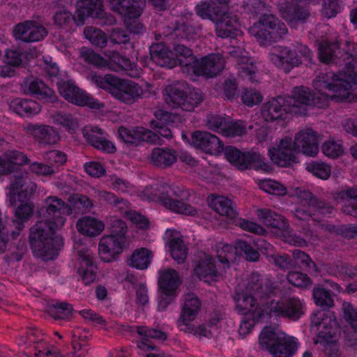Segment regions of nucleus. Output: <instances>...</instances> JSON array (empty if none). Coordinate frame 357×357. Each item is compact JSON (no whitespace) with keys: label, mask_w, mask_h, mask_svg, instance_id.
<instances>
[{"label":"nucleus","mask_w":357,"mask_h":357,"mask_svg":"<svg viewBox=\"0 0 357 357\" xmlns=\"http://www.w3.org/2000/svg\"><path fill=\"white\" fill-rule=\"evenodd\" d=\"M333 74H319L313 82L314 92L304 86L295 87L291 96H278L266 102L262 107L261 116L266 121L281 118L289 112L305 115V107L324 108L329 98H341L347 96L346 90L333 87Z\"/></svg>","instance_id":"obj_1"},{"label":"nucleus","mask_w":357,"mask_h":357,"mask_svg":"<svg viewBox=\"0 0 357 357\" xmlns=\"http://www.w3.org/2000/svg\"><path fill=\"white\" fill-rule=\"evenodd\" d=\"M47 219L38 221L30 230V243L36 255L44 261L54 259L63 245L56 231L63 227L70 207L60 198L50 196L44 201Z\"/></svg>","instance_id":"obj_2"},{"label":"nucleus","mask_w":357,"mask_h":357,"mask_svg":"<svg viewBox=\"0 0 357 357\" xmlns=\"http://www.w3.org/2000/svg\"><path fill=\"white\" fill-rule=\"evenodd\" d=\"M278 294L277 288L269 282H261L257 273H252L242 282H238L236 288L234 301L236 310L240 314L251 315L252 321H242L240 332L248 333L254 325V321H267V302L260 307L256 298H263Z\"/></svg>","instance_id":"obj_3"},{"label":"nucleus","mask_w":357,"mask_h":357,"mask_svg":"<svg viewBox=\"0 0 357 357\" xmlns=\"http://www.w3.org/2000/svg\"><path fill=\"white\" fill-rule=\"evenodd\" d=\"M110 181L114 190L137 195L142 200L157 202L173 212L187 215H195L197 213L194 207L187 205L180 199L185 193L182 188L167 184H155L139 190L116 176L112 177Z\"/></svg>","instance_id":"obj_4"},{"label":"nucleus","mask_w":357,"mask_h":357,"mask_svg":"<svg viewBox=\"0 0 357 357\" xmlns=\"http://www.w3.org/2000/svg\"><path fill=\"white\" fill-rule=\"evenodd\" d=\"M320 135L312 128L306 127L296 133L294 138H281L275 146L268 149L271 160L280 167L298 162L299 153L315 157L319 151Z\"/></svg>","instance_id":"obj_5"},{"label":"nucleus","mask_w":357,"mask_h":357,"mask_svg":"<svg viewBox=\"0 0 357 357\" xmlns=\"http://www.w3.org/2000/svg\"><path fill=\"white\" fill-rule=\"evenodd\" d=\"M216 252L220 263L218 268L212 257L204 255L195 269V273L199 279L208 284L217 280L218 276L222 274L220 265L225 271L226 268L229 266V261H234L236 255L244 257L251 261H257L259 258L258 251L244 241H237L234 247L229 244L220 243L217 246Z\"/></svg>","instance_id":"obj_6"},{"label":"nucleus","mask_w":357,"mask_h":357,"mask_svg":"<svg viewBox=\"0 0 357 357\" xmlns=\"http://www.w3.org/2000/svg\"><path fill=\"white\" fill-rule=\"evenodd\" d=\"M244 8L248 12L261 15L259 22L255 23L249 29L251 36L261 46H266L272 42L280 40L287 33L284 23L280 22L274 15L268 14V7L261 0H249L245 2Z\"/></svg>","instance_id":"obj_7"},{"label":"nucleus","mask_w":357,"mask_h":357,"mask_svg":"<svg viewBox=\"0 0 357 357\" xmlns=\"http://www.w3.org/2000/svg\"><path fill=\"white\" fill-rule=\"evenodd\" d=\"M10 179V185L6 188V200L10 205L17 206L15 222L20 231L23 228V222L33 213V204L25 202L35 193L37 185L27 172L23 175L15 174Z\"/></svg>","instance_id":"obj_8"},{"label":"nucleus","mask_w":357,"mask_h":357,"mask_svg":"<svg viewBox=\"0 0 357 357\" xmlns=\"http://www.w3.org/2000/svg\"><path fill=\"white\" fill-rule=\"evenodd\" d=\"M207 1L196 6L197 15L215 22L218 37L234 38L242 34L241 23L237 17L227 12L229 0Z\"/></svg>","instance_id":"obj_9"},{"label":"nucleus","mask_w":357,"mask_h":357,"mask_svg":"<svg viewBox=\"0 0 357 357\" xmlns=\"http://www.w3.org/2000/svg\"><path fill=\"white\" fill-rule=\"evenodd\" d=\"M311 328L317 333L314 343L321 345L326 357H340L338 325L334 313L326 310L317 312L312 317Z\"/></svg>","instance_id":"obj_10"},{"label":"nucleus","mask_w":357,"mask_h":357,"mask_svg":"<svg viewBox=\"0 0 357 357\" xmlns=\"http://www.w3.org/2000/svg\"><path fill=\"white\" fill-rule=\"evenodd\" d=\"M87 79L97 86L107 91L115 99L128 105L135 103L144 94V90L138 84L112 75L101 76L92 72Z\"/></svg>","instance_id":"obj_11"},{"label":"nucleus","mask_w":357,"mask_h":357,"mask_svg":"<svg viewBox=\"0 0 357 357\" xmlns=\"http://www.w3.org/2000/svg\"><path fill=\"white\" fill-rule=\"evenodd\" d=\"M29 165V172L38 176H51L56 174V168L49 162H31L24 152L9 149L0 155V175L15 173L21 167Z\"/></svg>","instance_id":"obj_12"},{"label":"nucleus","mask_w":357,"mask_h":357,"mask_svg":"<svg viewBox=\"0 0 357 357\" xmlns=\"http://www.w3.org/2000/svg\"><path fill=\"white\" fill-rule=\"evenodd\" d=\"M259 345L273 357H291L298 348V340L287 335L278 326H266L259 337Z\"/></svg>","instance_id":"obj_13"},{"label":"nucleus","mask_w":357,"mask_h":357,"mask_svg":"<svg viewBox=\"0 0 357 357\" xmlns=\"http://www.w3.org/2000/svg\"><path fill=\"white\" fill-rule=\"evenodd\" d=\"M107 59L87 47L80 50V57L89 64L101 69H108L115 72L123 71L130 77H138L140 68L130 60L115 52L105 54Z\"/></svg>","instance_id":"obj_14"},{"label":"nucleus","mask_w":357,"mask_h":357,"mask_svg":"<svg viewBox=\"0 0 357 357\" xmlns=\"http://www.w3.org/2000/svg\"><path fill=\"white\" fill-rule=\"evenodd\" d=\"M165 102L173 108L191 112L203 100L201 93L184 82H175L164 86Z\"/></svg>","instance_id":"obj_15"},{"label":"nucleus","mask_w":357,"mask_h":357,"mask_svg":"<svg viewBox=\"0 0 357 357\" xmlns=\"http://www.w3.org/2000/svg\"><path fill=\"white\" fill-rule=\"evenodd\" d=\"M256 215L266 226L278 229L283 241L290 245L303 247L307 245V242L311 244L316 243L317 237L312 234V231H306L305 233V238L297 236L289 230L288 222L285 218L270 209L259 208L256 211Z\"/></svg>","instance_id":"obj_16"},{"label":"nucleus","mask_w":357,"mask_h":357,"mask_svg":"<svg viewBox=\"0 0 357 357\" xmlns=\"http://www.w3.org/2000/svg\"><path fill=\"white\" fill-rule=\"evenodd\" d=\"M126 224L114 219L112 223V233L102 236L99 243V255L105 262H111L118 257L128 245L126 236Z\"/></svg>","instance_id":"obj_17"},{"label":"nucleus","mask_w":357,"mask_h":357,"mask_svg":"<svg viewBox=\"0 0 357 357\" xmlns=\"http://www.w3.org/2000/svg\"><path fill=\"white\" fill-rule=\"evenodd\" d=\"M312 53L304 45H297L291 50L287 47L274 46L268 53L269 61L286 73L303 62L311 63Z\"/></svg>","instance_id":"obj_18"},{"label":"nucleus","mask_w":357,"mask_h":357,"mask_svg":"<svg viewBox=\"0 0 357 357\" xmlns=\"http://www.w3.org/2000/svg\"><path fill=\"white\" fill-rule=\"evenodd\" d=\"M227 160L240 170L253 169L262 173L271 172V166L257 151L242 152L233 146L224 149Z\"/></svg>","instance_id":"obj_19"},{"label":"nucleus","mask_w":357,"mask_h":357,"mask_svg":"<svg viewBox=\"0 0 357 357\" xmlns=\"http://www.w3.org/2000/svg\"><path fill=\"white\" fill-rule=\"evenodd\" d=\"M292 195L296 196L298 200L294 211V215L301 221L311 220L314 222H318L317 216L331 214L334 211L331 206H317L318 203L316 198L307 190L296 188L295 193Z\"/></svg>","instance_id":"obj_20"},{"label":"nucleus","mask_w":357,"mask_h":357,"mask_svg":"<svg viewBox=\"0 0 357 357\" xmlns=\"http://www.w3.org/2000/svg\"><path fill=\"white\" fill-rule=\"evenodd\" d=\"M344 69L337 73L333 72L322 73L321 74H333V87L337 90H346L347 96L344 98H331L329 101L334 100L336 101H349L357 100V96L355 94V87L357 86V59L353 56L348 58Z\"/></svg>","instance_id":"obj_21"},{"label":"nucleus","mask_w":357,"mask_h":357,"mask_svg":"<svg viewBox=\"0 0 357 357\" xmlns=\"http://www.w3.org/2000/svg\"><path fill=\"white\" fill-rule=\"evenodd\" d=\"M305 313V304L296 296H282L267 301V321L272 317H284L296 321Z\"/></svg>","instance_id":"obj_22"},{"label":"nucleus","mask_w":357,"mask_h":357,"mask_svg":"<svg viewBox=\"0 0 357 357\" xmlns=\"http://www.w3.org/2000/svg\"><path fill=\"white\" fill-rule=\"evenodd\" d=\"M109 6L119 14L130 32L138 33L143 29L137 19L142 14L145 6L144 0H107Z\"/></svg>","instance_id":"obj_23"},{"label":"nucleus","mask_w":357,"mask_h":357,"mask_svg":"<svg viewBox=\"0 0 357 357\" xmlns=\"http://www.w3.org/2000/svg\"><path fill=\"white\" fill-rule=\"evenodd\" d=\"M56 85L60 95L72 104L81 107L86 106L96 110H100L104 107L102 103L77 87L68 75Z\"/></svg>","instance_id":"obj_24"},{"label":"nucleus","mask_w":357,"mask_h":357,"mask_svg":"<svg viewBox=\"0 0 357 357\" xmlns=\"http://www.w3.org/2000/svg\"><path fill=\"white\" fill-rule=\"evenodd\" d=\"M158 275L160 290L158 307L164 310L177 296L181 278L179 273L172 268L160 269Z\"/></svg>","instance_id":"obj_25"},{"label":"nucleus","mask_w":357,"mask_h":357,"mask_svg":"<svg viewBox=\"0 0 357 357\" xmlns=\"http://www.w3.org/2000/svg\"><path fill=\"white\" fill-rule=\"evenodd\" d=\"M206 126L208 129L228 137L241 136L246 132L243 122L233 121L228 116L209 114Z\"/></svg>","instance_id":"obj_26"},{"label":"nucleus","mask_w":357,"mask_h":357,"mask_svg":"<svg viewBox=\"0 0 357 357\" xmlns=\"http://www.w3.org/2000/svg\"><path fill=\"white\" fill-rule=\"evenodd\" d=\"M225 66V59L220 54H209L197 59L194 63V68H191L192 76H204L205 77H213L222 72Z\"/></svg>","instance_id":"obj_27"},{"label":"nucleus","mask_w":357,"mask_h":357,"mask_svg":"<svg viewBox=\"0 0 357 357\" xmlns=\"http://www.w3.org/2000/svg\"><path fill=\"white\" fill-rule=\"evenodd\" d=\"M137 333L141 336V339L137 345L139 356L142 357H170L162 351H157L154 354L148 353L149 351L156 349V347L151 343V339L165 340L167 338L165 333L161 331L148 328L145 326H138Z\"/></svg>","instance_id":"obj_28"},{"label":"nucleus","mask_w":357,"mask_h":357,"mask_svg":"<svg viewBox=\"0 0 357 357\" xmlns=\"http://www.w3.org/2000/svg\"><path fill=\"white\" fill-rule=\"evenodd\" d=\"M163 240L167 251L177 264H183L188 256V248L183 241L180 231L175 229H167Z\"/></svg>","instance_id":"obj_29"},{"label":"nucleus","mask_w":357,"mask_h":357,"mask_svg":"<svg viewBox=\"0 0 357 357\" xmlns=\"http://www.w3.org/2000/svg\"><path fill=\"white\" fill-rule=\"evenodd\" d=\"M319 0H291V2L281 3L279 10L281 15L291 26H296L298 22H303L309 15V11L303 7L304 3L316 4Z\"/></svg>","instance_id":"obj_30"},{"label":"nucleus","mask_w":357,"mask_h":357,"mask_svg":"<svg viewBox=\"0 0 357 357\" xmlns=\"http://www.w3.org/2000/svg\"><path fill=\"white\" fill-rule=\"evenodd\" d=\"M190 144L203 152L219 155L224 151V144L220 139L208 132L196 131L192 134Z\"/></svg>","instance_id":"obj_31"},{"label":"nucleus","mask_w":357,"mask_h":357,"mask_svg":"<svg viewBox=\"0 0 357 357\" xmlns=\"http://www.w3.org/2000/svg\"><path fill=\"white\" fill-rule=\"evenodd\" d=\"M105 16L102 0H79L74 22L77 25H82L88 17L103 19Z\"/></svg>","instance_id":"obj_32"},{"label":"nucleus","mask_w":357,"mask_h":357,"mask_svg":"<svg viewBox=\"0 0 357 357\" xmlns=\"http://www.w3.org/2000/svg\"><path fill=\"white\" fill-rule=\"evenodd\" d=\"M75 249L77 250L79 257L77 273L85 284H89L96 280L97 273L92 252L88 248H79V245H75Z\"/></svg>","instance_id":"obj_33"},{"label":"nucleus","mask_w":357,"mask_h":357,"mask_svg":"<svg viewBox=\"0 0 357 357\" xmlns=\"http://www.w3.org/2000/svg\"><path fill=\"white\" fill-rule=\"evenodd\" d=\"M201 308V301L194 294H187L183 296L181 312L177 321L180 331H186L188 326L194 322Z\"/></svg>","instance_id":"obj_34"},{"label":"nucleus","mask_w":357,"mask_h":357,"mask_svg":"<svg viewBox=\"0 0 357 357\" xmlns=\"http://www.w3.org/2000/svg\"><path fill=\"white\" fill-rule=\"evenodd\" d=\"M118 137L124 143L134 145H138L141 142L156 143L159 139L157 134L143 127L121 126L118 129Z\"/></svg>","instance_id":"obj_35"},{"label":"nucleus","mask_w":357,"mask_h":357,"mask_svg":"<svg viewBox=\"0 0 357 357\" xmlns=\"http://www.w3.org/2000/svg\"><path fill=\"white\" fill-rule=\"evenodd\" d=\"M47 34L46 29L34 21H26L18 24L13 30L15 39L26 43L39 41L43 39Z\"/></svg>","instance_id":"obj_36"},{"label":"nucleus","mask_w":357,"mask_h":357,"mask_svg":"<svg viewBox=\"0 0 357 357\" xmlns=\"http://www.w3.org/2000/svg\"><path fill=\"white\" fill-rule=\"evenodd\" d=\"M229 54L236 59L240 75L243 78H248L251 82H257L259 78L256 66L250 61L248 53L240 46H233L229 50Z\"/></svg>","instance_id":"obj_37"},{"label":"nucleus","mask_w":357,"mask_h":357,"mask_svg":"<svg viewBox=\"0 0 357 357\" xmlns=\"http://www.w3.org/2000/svg\"><path fill=\"white\" fill-rule=\"evenodd\" d=\"M26 132L40 144L53 145L60 140L59 131L53 126L43 124H29L24 127Z\"/></svg>","instance_id":"obj_38"},{"label":"nucleus","mask_w":357,"mask_h":357,"mask_svg":"<svg viewBox=\"0 0 357 357\" xmlns=\"http://www.w3.org/2000/svg\"><path fill=\"white\" fill-rule=\"evenodd\" d=\"M22 89L26 93L35 96L45 102H54L57 100L55 93L37 78L26 79L22 84Z\"/></svg>","instance_id":"obj_39"},{"label":"nucleus","mask_w":357,"mask_h":357,"mask_svg":"<svg viewBox=\"0 0 357 357\" xmlns=\"http://www.w3.org/2000/svg\"><path fill=\"white\" fill-rule=\"evenodd\" d=\"M83 135L93 147L107 153L116 152L114 143L103 136V131L100 128L86 127L83 129Z\"/></svg>","instance_id":"obj_40"},{"label":"nucleus","mask_w":357,"mask_h":357,"mask_svg":"<svg viewBox=\"0 0 357 357\" xmlns=\"http://www.w3.org/2000/svg\"><path fill=\"white\" fill-rule=\"evenodd\" d=\"M150 54L151 60L160 66L167 68L176 67L174 53L165 43L153 44L150 47Z\"/></svg>","instance_id":"obj_41"},{"label":"nucleus","mask_w":357,"mask_h":357,"mask_svg":"<svg viewBox=\"0 0 357 357\" xmlns=\"http://www.w3.org/2000/svg\"><path fill=\"white\" fill-rule=\"evenodd\" d=\"M207 201L210 208L220 215L232 219L237 215L233 202L227 197L211 195Z\"/></svg>","instance_id":"obj_42"},{"label":"nucleus","mask_w":357,"mask_h":357,"mask_svg":"<svg viewBox=\"0 0 357 357\" xmlns=\"http://www.w3.org/2000/svg\"><path fill=\"white\" fill-rule=\"evenodd\" d=\"M174 50L176 66H179L183 73L190 75L192 74L190 70L194 68V63L197 61L192 50L183 45L177 44L174 45Z\"/></svg>","instance_id":"obj_43"},{"label":"nucleus","mask_w":357,"mask_h":357,"mask_svg":"<svg viewBox=\"0 0 357 357\" xmlns=\"http://www.w3.org/2000/svg\"><path fill=\"white\" fill-rule=\"evenodd\" d=\"M10 110L22 116H32L41 111L40 105L35 100L26 98H15L8 102Z\"/></svg>","instance_id":"obj_44"},{"label":"nucleus","mask_w":357,"mask_h":357,"mask_svg":"<svg viewBox=\"0 0 357 357\" xmlns=\"http://www.w3.org/2000/svg\"><path fill=\"white\" fill-rule=\"evenodd\" d=\"M155 116L156 119L151 121V127L162 137L166 138L170 137L172 136V132L168 126L174 123L178 117L162 109L155 110Z\"/></svg>","instance_id":"obj_45"},{"label":"nucleus","mask_w":357,"mask_h":357,"mask_svg":"<svg viewBox=\"0 0 357 357\" xmlns=\"http://www.w3.org/2000/svg\"><path fill=\"white\" fill-rule=\"evenodd\" d=\"M50 121L70 135L75 134L79 130L77 119L73 114L65 112H56L50 114Z\"/></svg>","instance_id":"obj_46"},{"label":"nucleus","mask_w":357,"mask_h":357,"mask_svg":"<svg viewBox=\"0 0 357 357\" xmlns=\"http://www.w3.org/2000/svg\"><path fill=\"white\" fill-rule=\"evenodd\" d=\"M192 13L182 15L179 20H176V25L171 27L174 34L183 39H193L198 33V29L192 25Z\"/></svg>","instance_id":"obj_47"},{"label":"nucleus","mask_w":357,"mask_h":357,"mask_svg":"<svg viewBox=\"0 0 357 357\" xmlns=\"http://www.w3.org/2000/svg\"><path fill=\"white\" fill-rule=\"evenodd\" d=\"M77 229L79 233L88 236H96L105 229L104 223L95 218L85 216L78 220Z\"/></svg>","instance_id":"obj_48"},{"label":"nucleus","mask_w":357,"mask_h":357,"mask_svg":"<svg viewBox=\"0 0 357 357\" xmlns=\"http://www.w3.org/2000/svg\"><path fill=\"white\" fill-rule=\"evenodd\" d=\"M336 199L344 213L357 217V187L339 192Z\"/></svg>","instance_id":"obj_49"},{"label":"nucleus","mask_w":357,"mask_h":357,"mask_svg":"<svg viewBox=\"0 0 357 357\" xmlns=\"http://www.w3.org/2000/svg\"><path fill=\"white\" fill-rule=\"evenodd\" d=\"M177 159L176 152L169 149L155 148L150 155V161L155 166L167 167Z\"/></svg>","instance_id":"obj_50"},{"label":"nucleus","mask_w":357,"mask_h":357,"mask_svg":"<svg viewBox=\"0 0 357 357\" xmlns=\"http://www.w3.org/2000/svg\"><path fill=\"white\" fill-rule=\"evenodd\" d=\"M256 183L261 190L271 195L284 196L287 193L286 187L275 180L271 178L257 179Z\"/></svg>","instance_id":"obj_51"},{"label":"nucleus","mask_w":357,"mask_h":357,"mask_svg":"<svg viewBox=\"0 0 357 357\" xmlns=\"http://www.w3.org/2000/svg\"><path fill=\"white\" fill-rule=\"evenodd\" d=\"M342 312L344 319L354 331V334L349 337V340H354L357 344V307L349 303L344 302Z\"/></svg>","instance_id":"obj_52"},{"label":"nucleus","mask_w":357,"mask_h":357,"mask_svg":"<svg viewBox=\"0 0 357 357\" xmlns=\"http://www.w3.org/2000/svg\"><path fill=\"white\" fill-rule=\"evenodd\" d=\"M151 252L149 250L137 249L130 257V264L137 269H146L151 262Z\"/></svg>","instance_id":"obj_53"},{"label":"nucleus","mask_w":357,"mask_h":357,"mask_svg":"<svg viewBox=\"0 0 357 357\" xmlns=\"http://www.w3.org/2000/svg\"><path fill=\"white\" fill-rule=\"evenodd\" d=\"M84 34L85 38L93 45L102 48L107 45V38L105 33L99 29L87 26L84 29Z\"/></svg>","instance_id":"obj_54"},{"label":"nucleus","mask_w":357,"mask_h":357,"mask_svg":"<svg viewBox=\"0 0 357 357\" xmlns=\"http://www.w3.org/2000/svg\"><path fill=\"white\" fill-rule=\"evenodd\" d=\"M323 153L329 158H336L344 153V148L342 141L329 139L322 145Z\"/></svg>","instance_id":"obj_55"},{"label":"nucleus","mask_w":357,"mask_h":357,"mask_svg":"<svg viewBox=\"0 0 357 357\" xmlns=\"http://www.w3.org/2000/svg\"><path fill=\"white\" fill-rule=\"evenodd\" d=\"M306 169L314 176L323 180L329 178L331 173V166L319 162H311L306 164Z\"/></svg>","instance_id":"obj_56"},{"label":"nucleus","mask_w":357,"mask_h":357,"mask_svg":"<svg viewBox=\"0 0 357 357\" xmlns=\"http://www.w3.org/2000/svg\"><path fill=\"white\" fill-rule=\"evenodd\" d=\"M313 297L317 305L324 309L333 306V296L324 287L315 288L313 291Z\"/></svg>","instance_id":"obj_57"},{"label":"nucleus","mask_w":357,"mask_h":357,"mask_svg":"<svg viewBox=\"0 0 357 357\" xmlns=\"http://www.w3.org/2000/svg\"><path fill=\"white\" fill-rule=\"evenodd\" d=\"M294 262L296 265L301 266L303 268L306 269L308 271H316L317 267L314 261L310 259L304 252L295 250L292 252Z\"/></svg>","instance_id":"obj_58"},{"label":"nucleus","mask_w":357,"mask_h":357,"mask_svg":"<svg viewBox=\"0 0 357 357\" xmlns=\"http://www.w3.org/2000/svg\"><path fill=\"white\" fill-rule=\"evenodd\" d=\"M242 102L248 107L259 105L263 100L262 95L255 89H245L241 93Z\"/></svg>","instance_id":"obj_59"},{"label":"nucleus","mask_w":357,"mask_h":357,"mask_svg":"<svg viewBox=\"0 0 357 357\" xmlns=\"http://www.w3.org/2000/svg\"><path fill=\"white\" fill-rule=\"evenodd\" d=\"M46 66L45 67V71L47 74L49 79L54 82L56 84L63 79L66 78L68 75L66 72H60L57 65L55 63L51 62V58L48 57L45 59Z\"/></svg>","instance_id":"obj_60"},{"label":"nucleus","mask_w":357,"mask_h":357,"mask_svg":"<svg viewBox=\"0 0 357 357\" xmlns=\"http://www.w3.org/2000/svg\"><path fill=\"white\" fill-rule=\"evenodd\" d=\"M73 311L72 307L66 303L53 305L49 312L55 319H64L68 317Z\"/></svg>","instance_id":"obj_61"},{"label":"nucleus","mask_w":357,"mask_h":357,"mask_svg":"<svg viewBox=\"0 0 357 357\" xmlns=\"http://www.w3.org/2000/svg\"><path fill=\"white\" fill-rule=\"evenodd\" d=\"M44 158L50 165L56 168V173L58 172L59 167L65 164L67 160L66 155L58 150H52L46 153Z\"/></svg>","instance_id":"obj_62"},{"label":"nucleus","mask_w":357,"mask_h":357,"mask_svg":"<svg viewBox=\"0 0 357 357\" xmlns=\"http://www.w3.org/2000/svg\"><path fill=\"white\" fill-rule=\"evenodd\" d=\"M25 54L20 50H8L4 56V62L13 68L19 67L24 63Z\"/></svg>","instance_id":"obj_63"},{"label":"nucleus","mask_w":357,"mask_h":357,"mask_svg":"<svg viewBox=\"0 0 357 357\" xmlns=\"http://www.w3.org/2000/svg\"><path fill=\"white\" fill-rule=\"evenodd\" d=\"M287 278L291 284L305 287L310 284V279L305 274L297 271H292L288 273Z\"/></svg>","instance_id":"obj_64"}]
</instances>
